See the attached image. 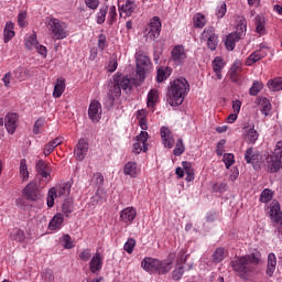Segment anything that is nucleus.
Here are the masks:
<instances>
[{
  "mask_svg": "<svg viewBox=\"0 0 282 282\" xmlns=\"http://www.w3.org/2000/svg\"><path fill=\"white\" fill-rule=\"evenodd\" d=\"M261 89H263V84L259 80H254L249 89V94L250 96H257Z\"/></svg>",
  "mask_w": 282,
  "mask_h": 282,
  "instance_id": "43",
  "label": "nucleus"
},
{
  "mask_svg": "<svg viewBox=\"0 0 282 282\" xmlns=\"http://www.w3.org/2000/svg\"><path fill=\"white\" fill-rule=\"evenodd\" d=\"M276 270V256L274 253H269L268 256V267H267V274L272 276L274 271Z\"/></svg>",
  "mask_w": 282,
  "mask_h": 282,
  "instance_id": "31",
  "label": "nucleus"
},
{
  "mask_svg": "<svg viewBox=\"0 0 282 282\" xmlns=\"http://www.w3.org/2000/svg\"><path fill=\"white\" fill-rule=\"evenodd\" d=\"M39 45V40H36V33L31 34L26 40H25V47L28 50H34Z\"/></svg>",
  "mask_w": 282,
  "mask_h": 282,
  "instance_id": "42",
  "label": "nucleus"
},
{
  "mask_svg": "<svg viewBox=\"0 0 282 282\" xmlns=\"http://www.w3.org/2000/svg\"><path fill=\"white\" fill-rule=\"evenodd\" d=\"M14 24L12 22H7L3 30V41L4 43H10L14 39Z\"/></svg>",
  "mask_w": 282,
  "mask_h": 282,
  "instance_id": "23",
  "label": "nucleus"
},
{
  "mask_svg": "<svg viewBox=\"0 0 282 282\" xmlns=\"http://www.w3.org/2000/svg\"><path fill=\"white\" fill-rule=\"evenodd\" d=\"M270 217L275 224H280L282 226V212L281 206L273 205L270 210Z\"/></svg>",
  "mask_w": 282,
  "mask_h": 282,
  "instance_id": "27",
  "label": "nucleus"
},
{
  "mask_svg": "<svg viewBox=\"0 0 282 282\" xmlns=\"http://www.w3.org/2000/svg\"><path fill=\"white\" fill-rule=\"evenodd\" d=\"M228 191V183H216L213 185L214 193H226Z\"/></svg>",
  "mask_w": 282,
  "mask_h": 282,
  "instance_id": "51",
  "label": "nucleus"
},
{
  "mask_svg": "<svg viewBox=\"0 0 282 282\" xmlns=\"http://www.w3.org/2000/svg\"><path fill=\"white\" fill-rule=\"evenodd\" d=\"M259 263H261V251L254 249L249 254L235 257L231 260L230 265L239 279H242V281H250Z\"/></svg>",
  "mask_w": 282,
  "mask_h": 282,
  "instance_id": "1",
  "label": "nucleus"
},
{
  "mask_svg": "<svg viewBox=\"0 0 282 282\" xmlns=\"http://www.w3.org/2000/svg\"><path fill=\"white\" fill-rule=\"evenodd\" d=\"M86 8L89 10H98V6H100V0H84Z\"/></svg>",
  "mask_w": 282,
  "mask_h": 282,
  "instance_id": "57",
  "label": "nucleus"
},
{
  "mask_svg": "<svg viewBox=\"0 0 282 282\" xmlns=\"http://www.w3.org/2000/svg\"><path fill=\"white\" fill-rule=\"evenodd\" d=\"M242 135L250 144H254L259 140V132L254 130V124L245 123L242 128Z\"/></svg>",
  "mask_w": 282,
  "mask_h": 282,
  "instance_id": "18",
  "label": "nucleus"
},
{
  "mask_svg": "<svg viewBox=\"0 0 282 282\" xmlns=\"http://www.w3.org/2000/svg\"><path fill=\"white\" fill-rule=\"evenodd\" d=\"M194 28H204L206 25V17L202 13H197L193 18Z\"/></svg>",
  "mask_w": 282,
  "mask_h": 282,
  "instance_id": "41",
  "label": "nucleus"
},
{
  "mask_svg": "<svg viewBox=\"0 0 282 282\" xmlns=\"http://www.w3.org/2000/svg\"><path fill=\"white\" fill-rule=\"evenodd\" d=\"M79 259L80 261H89V259H91V249H84L79 253Z\"/></svg>",
  "mask_w": 282,
  "mask_h": 282,
  "instance_id": "58",
  "label": "nucleus"
},
{
  "mask_svg": "<svg viewBox=\"0 0 282 282\" xmlns=\"http://www.w3.org/2000/svg\"><path fill=\"white\" fill-rule=\"evenodd\" d=\"M48 28L53 34V39L56 41H63L69 36V29L64 21L56 18H51L48 21Z\"/></svg>",
  "mask_w": 282,
  "mask_h": 282,
  "instance_id": "5",
  "label": "nucleus"
},
{
  "mask_svg": "<svg viewBox=\"0 0 282 282\" xmlns=\"http://www.w3.org/2000/svg\"><path fill=\"white\" fill-rule=\"evenodd\" d=\"M73 212H74V205H72V203L69 202H64L62 205V213H64L66 217H69V214H72Z\"/></svg>",
  "mask_w": 282,
  "mask_h": 282,
  "instance_id": "55",
  "label": "nucleus"
},
{
  "mask_svg": "<svg viewBox=\"0 0 282 282\" xmlns=\"http://www.w3.org/2000/svg\"><path fill=\"white\" fill-rule=\"evenodd\" d=\"M155 100H158V90L151 89L148 94V107H155Z\"/></svg>",
  "mask_w": 282,
  "mask_h": 282,
  "instance_id": "45",
  "label": "nucleus"
},
{
  "mask_svg": "<svg viewBox=\"0 0 282 282\" xmlns=\"http://www.w3.org/2000/svg\"><path fill=\"white\" fill-rule=\"evenodd\" d=\"M13 239L14 241H19L20 243H23L25 241V232L21 229H15L13 231Z\"/></svg>",
  "mask_w": 282,
  "mask_h": 282,
  "instance_id": "54",
  "label": "nucleus"
},
{
  "mask_svg": "<svg viewBox=\"0 0 282 282\" xmlns=\"http://www.w3.org/2000/svg\"><path fill=\"white\" fill-rule=\"evenodd\" d=\"M273 154L282 158V141H279L275 145V150L273 152Z\"/></svg>",
  "mask_w": 282,
  "mask_h": 282,
  "instance_id": "64",
  "label": "nucleus"
},
{
  "mask_svg": "<svg viewBox=\"0 0 282 282\" xmlns=\"http://www.w3.org/2000/svg\"><path fill=\"white\" fill-rule=\"evenodd\" d=\"M107 12H109V7L104 6L100 8L99 12L97 13V23L98 25H102L107 19Z\"/></svg>",
  "mask_w": 282,
  "mask_h": 282,
  "instance_id": "40",
  "label": "nucleus"
},
{
  "mask_svg": "<svg viewBox=\"0 0 282 282\" xmlns=\"http://www.w3.org/2000/svg\"><path fill=\"white\" fill-rule=\"evenodd\" d=\"M225 65L226 63H224V59L219 56L215 57L213 61V69L218 80H221V69H224Z\"/></svg>",
  "mask_w": 282,
  "mask_h": 282,
  "instance_id": "25",
  "label": "nucleus"
},
{
  "mask_svg": "<svg viewBox=\"0 0 282 282\" xmlns=\"http://www.w3.org/2000/svg\"><path fill=\"white\" fill-rule=\"evenodd\" d=\"M89 151V143L85 139H79L78 143L74 149V155L78 162H83L87 156V152Z\"/></svg>",
  "mask_w": 282,
  "mask_h": 282,
  "instance_id": "15",
  "label": "nucleus"
},
{
  "mask_svg": "<svg viewBox=\"0 0 282 282\" xmlns=\"http://www.w3.org/2000/svg\"><path fill=\"white\" fill-rule=\"evenodd\" d=\"M226 2H223L219 7H217L216 9V17L217 19H224V17H226Z\"/></svg>",
  "mask_w": 282,
  "mask_h": 282,
  "instance_id": "56",
  "label": "nucleus"
},
{
  "mask_svg": "<svg viewBox=\"0 0 282 282\" xmlns=\"http://www.w3.org/2000/svg\"><path fill=\"white\" fill-rule=\"evenodd\" d=\"M171 76V68H159L156 73L158 83H164Z\"/></svg>",
  "mask_w": 282,
  "mask_h": 282,
  "instance_id": "39",
  "label": "nucleus"
},
{
  "mask_svg": "<svg viewBox=\"0 0 282 282\" xmlns=\"http://www.w3.org/2000/svg\"><path fill=\"white\" fill-rule=\"evenodd\" d=\"M202 40L207 41V47L212 52H215V50H217V45H219V36L215 34L214 26H208L204 29Z\"/></svg>",
  "mask_w": 282,
  "mask_h": 282,
  "instance_id": "9",
  "label": "nucleus"
},
{
  "mask_svg": "<svg viewBox=\"0 0 282 282\" xmlns=\"http://www.w3.org/2000/svg\"><path fill=\"white\" fill-rule=\"evenodd\" d=\"M124 175H130V177L138 176V164L135 162H128L123 167Z\"/></svg>",
  "mask_w": 282,
  "mask_h": 282,
  "instance_id": "33",
  "label": "nucleus"
},
{
  "mask_svg": "<svg viewBox=\"0 0 282 282\" xmlns=\"http://www.w3.org/2000/svg\"><path fill=\"white\" fill-rule=\"evenodd\" d=\"M94 180L96 182V186H102V184H105V176H102V173L100 172L94 174Z\"/></svg>",
  "mask_w": 282,
  "mask_h": 282,
  "instance_id": "61",
  "label": "nucleus"
},
{
  "mask_svg": "<svg viewBox=\"0 0 282 282\" xmlns=\"http://www.w3.org/2000/svg\"><path fill=\"white\" fill-rule=\"evenodd\" d=\"M224 162H225L226 169H230V166L235 164V154L232 153L224 154Z\"/></svg>",
  "mask_w": 282,
  "mask_h": 282,
  "instance_id": "52",
  "label": "nucleus"
},
{
  "mask_svg": "<svg viewBox=\"0 0 282 282\" xmlns=\"http://www.w3.org/2000/svg\"><path fill=\"white\" fill-rule=\"evenodd\" d=\"M89 270L93 274H98L102 270V257L100 253H96L90 262H89Z\"/></svg>",
  "mask_w": 282,
  "mask_h": 282,
  "instance_id": "21",
  "label": "nucleus"
},
{
  "mask_svg": "<svg viewBox=\"0 0 282 282\" xmlns=\"http://www.w3.org/2000/svg\"><path fill=\"white\" fill-rule=\"evenodd\" d=\"M261 107V112L264 116H270V111H272V104L270 102V99L262 97L259 102Z\"/></svg>",
  "mask_w": 282,
  "mask_h": 282,
  "instance_id": "34",
  "label": "nucleus"
},
{
  "mask_svg": "<svg viewBox=\"0 0 282 282\" xmlns=\"http://www.w3.org/2000/svg\"><path fill=\"white\" fill-rule=\"evenodd\" d=\"M133 248H135V239L130 238L124 243L123 250H126V252H128V254H132L133 253Z\"/></svg>",
  "mask_w": 282,
  "mask_h": 282,
  "instance_id": "50",
  "label": "nucleus"
},
{
  "mask_svg": "<svg viewBox=\"0 0 282 282\" xmlns=\"http://www.w3.org/2000/svg\"><path fill=\"white\" fill-rule=\"evenodd\" d=\"M70 191H72V184H69V183H64V184L59 185L57 188L52 187L48 191L47 200H46L48 208L54 207V199H56V197H63V196L67 197V195H69Z\"/></svg>",
  "mask_w": 282,
  "mask_h": 282,
  "instance_id": "6",
  "label": "nucleus"
},
{
  "mask_svg": "<svg viewBox=\"0 0 282 282\" xmlns=\"http://www.w3.org/2000/svg\"><path fill=\"white\" fill-rule=\"evenodd\" d=\"M191 91V85L186 78L181 77L171 82L167 88V102L171 107H180L186 95Z\"/></svg>",
  "mask_w": 282,
  "mask_h": 282,
  "instance_id": "3",
  "label": "nucleus"
},
{
  "mask_svg": "<svg viewBox=\"0 0 282 282\" xmlns=\"http://www.w3.org/2000/svg\"><path fill=\"white\" fill-rule=\"evenodd\" d=\"M254 21L257 34L263 36V34H265V18L263 15H257Z\"/></svg>",
  "mask_w": 282,
  "mask_h": 282,
  "instance_id": "29",
  "label": "nucleus"
},
{
  "mask_svg": "<svg viewBox=\"0 0 282 282\" xmlns=\"http://www.w3.org/2000/svg\"><path fill=\"white\" fill-rule=\"evenodd\" d=\"M116 17H118V13L116 12V6H112L109 8V13H108L109 25H113V23H116Z\"/></svg>",
  "mask_w": 282,
  "mask_h": 282,
  "instance_id": "53",
  "label": "nucleus"
},
{
  "mask_svg": "<svg viewBox=\"0 0 282 282\" xmlns=\"http://www.w3.org/2000/svg\"><path fill=\"white\" fill-rule=\"evenodd\" d=\"M186 151V148H184V141L182 139H178L176 142V147L173 150L174 155L180 156L182 153Z\"/></svg>",
  "mask_w": 282,
  "mask_h": 282,
  "instance_id": "47",
  "label": "nucleus"
},
{
  "mask_svg": "<svg viewBox=\"0 0 282 282\" xmlns=\"http://www.w3.org/2000/svg\"><path fill=\"white\" fill-rule=\"evenodd\" d=\"M149 140V132L141 131L139 135H137V142L133 143V150L132 152L137 155H140V153H147L149 151V147H147V141Z\"/></svg>",
  "mask_w": 282,
  "mask_h": 282,
  "instance_id": "11",
  "label": "nucleus"
},
{
  "mask_svg": "<svg viewBox=\"0 0 282 282\" xmlns=\"http://www.w3.org/2000/svg\"><path fill=\"white\" fill-rule=\"evenodd\" d=\"M20 175L23 182H28L30 180V172L28 171V160L22 159L20 161Z\"/></svg>",
  "mask_w": 282,
  "mask_h": 282,
  "instance_id": "36",
  "label": "nucleus"
},
{
  "mask_svg": "<svg viewBox=\"0 0 282 282\" xmlns=\"http://www.w3.org/2000/svg\"><path fill=\"white\" fill-rule=\"evenodd\" d=\"M44 126H45V117L39 118L33 126V133H35V135H39V133H41L42 127Z\"/></svg>",
  "mask_w": 282,
  "mask_h": 282,
  "instance_id": "46",
  "label": "nucleus"
},
{
  "mask_svg": "<svg viewBox=\"0 0 282 282\" xmlns=\"http://www.w3.org/2000/svg\"><path fill=\"white\" fill-rule=\"evenodd\" d=\"M141 267L145 272H158V274H166L171 272V262H162L153 258H144L141 262Z\"/></svg>",
  "mask_w": 282,
  "mask_h": 282,
  "instance_id": "4",
  "label": "nucleus"
},
{
  "mask_svg": "<svg viewBox=\"0 0 282 282\" xmlns=\"http://www.w3.org/2000/svg\"><path fill=\"white\" fill-rule=\"evenodd\" d=\"M135 8H138L135 1L127 0L126 3L119 8V11L124 12L126 17H131V14H133L135 11Z\"/></svg>",
  "mask_w": 282,
  "mask_h": 282,
  "instance_id": "24",
  "label": "nucleus"
},
{
  "mask_svg": "<svg viewBox=\"0 0 282 282\" xmlns=\"http://www.w3.org/2000/svg\"><path fill=\"white\" fill-rule=\"evenodd\" d=\"M182 165H183L184 173H193V172H195V170H193V164H191V162L183 161Z\"/></svg>",
  "mask_w": 282,
  "mask_h": 282,
  "instance_id": "63",
  "label": "nucleus"
},
{
  "mask_svg": "<svg viewBox=\"0 0 282 282\" xmlns=\"http://www.w3.org/2000/svg\"><path fill=\"white\" fill-rule=\"evenodd\" d=\"M122 89L123 91H127V89L131 91V79L120 73H117L113 75L111 85L108 87V94L105 101L108 109H111L116 100L122 96Z\"/></svg>",
  "mask_w": 282,
  "mask_h": 282,
  "instance_id": "2",
  "label": "nucleus"
},
{
  "mask_svg": "<svg viewBox=\"0 0 282 282\" xmlns=\"http://www.w3.org/2000/svg\"><path fill=\"white\" fill-rule=\"evenodd\" d=\"M54 149H56V148H55L54 143H52V141L46 143L44 145V150H43L45 158H47V155H50L54 151Z\"/></svg>",
  "mask_w": 282,
  "mask_h": 282,
  "instance_id": "62",
  "label": "nucleus"
},
{
  "mask_svg": "<svg viewBox=\"0 0 282 282\" xmlns=\"http://www.w3.org/2000/svg\"><path fill=\"white\" fill-rule=\"evenodd\" d=\"M240 40H237V36L230 33L227 35L226 41H225V47L229 51L232 52L235 50L237 43H239Z\"/></svg>",
  "mask_w": 282,
  "mask_h": 282,
  "instance_id": "35",
  "label": "nucleus"
},
{
  "mask_svg": "<svg viewBox=\"0 0 282 282\" xmlns=\"http://www.w3.org/2000/svg\"><path fill=\"white\" fill-rule=\"evenodd\" d=\"M88 118L91 120V122H100V119L102 118V105H100V101L93 100L88 107Z\"/></svg>",
  "mask_w": 282,
  "mask_h": 282,
  "instance_id": "13",
  "label": "nucleus"
},
{
  "mask_svg": "<svg viewBox=\"0 0 282 282\" xmlns=\"http://www.w3.org/2000/svg\"><path fill=\"white\" fill-rule=\"evenodd\" d=\"M160 134L162 139V144L165 147V149H173L175 145V139H173V132H171V129L169 127H161Z\"/></svg>",
  "mask_w": 282,
  "mask_h": 282,
  "instance_id": "17",
  "label": "nucleus"
},
{
  "mask_svg": "<svg viewBox=\"0 0 282 282\" xmlns=\"http://www.w3.org/2000/svg\"><path fill=\"white\" fill-rule=\"evenodd\" d=\"M171 58L175 65H184L187 54L184 45H176L171 51Z\"/></svg>",
  "mask_w": 282,
  "mask_h": 282,
  "instance_id": "14",
  "label": "nucleus"
},
{
  "mask_svg": "<svg viewBox=\"0 0 282 282\" xmlns=\"http://www.w3.org/2000/svg\"><path fill=\"white\" fill-rule=\"evenodd\" d=\"M162 32V22L160 18L154 17L150 21L148 28L145 29V41H155Z\"/></svg>",
  "mask_w": 282,
  "mask_h": 282,
  "instance_id": "8",
  "label": "nucleus"
},
{
  "mask_svg": "<svg viewBox=\"0 0 282 282\" xmlns=\"http://www.w3.org/2000/svg\"><path fill=\"white\" fill-rule=\"evenodd\" d=\"M274 197V192L270 188H265L260 194V202L262 204H268L269 202H272V198Z\"/></svg>",
  "mask_w": 282,
  "mask_h": 282,
  "instance_id": "37",
  "label": "nucleus"
},
{
  "mask_svg": "<svg viewBox=\"0 0 282 282\" xmlns=\"http://www.w3.org/2000/svg\"><path fill=\"white\" fill-rule=\"evenodd\" d=\"M25 19H28V12H20L18 15V25H20V28H25Z\"/></svg>",
  "mask_w": 282,
  "mask_h": 282,
  "instance_id": "60",
  "label": "nucleus"
},
{
  "mask_svg": "<svg viewBox=\"0 0 282 282\" xmlns=\"http://www.w3.org/2000/svg\"><path fill=\"white\" fill-rule=\"evenodd\" d=\"M184 276V267H176L172 272V279L174 281H180Z\"/></svg>",
  "mask_w": 282,
  "mask_h": 282,
  "instance_id": "49",
  "label": "nucleus"
},
{
  "mask_svg": "<svg viewBox=\"0 0 282 282\" xmlns=\"http://www.w3.org/2000/svg\"><path fill=\"white\" fill-rule=\"evenodd\" d=\"M264 56L265 55L263 54V52H261V50L254 51L249 55V57L246 61L247 67L254 65V63H259V61H261V58H263Z\"/></svg>",
  "mask_w": 282,
  "mask_h": 282,
  "instance_id": "28",
  "label": "nucleus"
},
{
  "mask_svg": "<svg viewBox=\"0 0 282 282\" xmlns=\"http://www.w3.org/2000/svg\"><path fill=\"white\" fill-rule=\"evenodd\" d=\"M226 147V139L220 140L216 147V153L221 158L224 155V149Z\"/></svg>",
  "mask_w": 282,
  "mask_h": 282,
  "instance_id": "59",
  "label": "nucleus"
},
{
  "mask_svg": "<svg viewBox=\"0 0 282 282\" xmlns=\"http://www.w3.org/2000/svg\"><path fill=\"white\" fill-rule=\"evenodd\" d=\"M35 171L42 177H50L51 173L47 171V163L45 161H43V160L36 161Z\"/></svg>",
  "mask_w": 282,
  "mask_h": 282,
  "instance_id": "30",
  "label": "nucleus"
},
{
  "mask_svg": "<svg viewBox=\"0 0 282 282\" xmlns=\"http://www.w3.org/2000/svg\"><path fill=\"white\" fill-rule=\"evenodd\" d=\"M268 173H279L282 169V156L278 154H272L267 159Z\"/></svg>",
  "mask_w": 282,
  "mask_h": 282,
  "instance_id": "16",
  "label": "nucleus"
},
{
  "mask_svg": "<svg viewBox=\"0 0 282 282\" xmlns=\"http://www.w3.org/2000/svg\"><path fill=\"white\" fill-rule=\"evenodd\" d=\"M65 91V79L58 78L54 86L53 98H61Z\"/></svg>",
  "mask_w": 282,
  "mask_h": 282,
  "instance_id": "32",
  "label": "nucleus"
},
{
  "mask_svg": "<svg viewBox=\"0 0 282 282\" xmlns=\"http://www.w3.org/2000/svg\"><path fill=\"white\" fill-rule=\"evenodd\" d=\"M138 215V212L134 207H126L120 213V219L123 221V224H133V220L135 219Z\"/></svg>",
  "mask_w": 282,
  "mask_h": 282,
  "instance_id": "20",
  "label": "nucleus"
},
{
  "mask_svg": "<svg viewBox=\"0 0 282 282\" xmlns=\"http://www.w3.org/2000/svg\"><path fill=\"white\" fill-rule=\"evenodd\" d=\"M247 25L248 22L246 21V18H240L236 32L232 33L236 36V40H241V36L246 34Z\"/></svg>",
  "mask_w": 282,
  "mask_h": 282,
  "instance_id": "26",
  "label": "nucleus"
},
{
  "mask_svg": "<svg viewBox=\"0 0 282 282\" xmlns=\"http://www.w3.org/2000/svg\"><path fill=\"white\" fill-rule=\"evenodd\" d=\"M17 120H19V115L10 112L4 117V127L11 135L17 131Z\"/></svg>",
  "mask_w": 282,
  "mask_h": 282,
  "instance_id": "19",
  "label": "nucleus"
},
{
  "mask_svg": "<svg viewBox=\"0 0 282 282\" xmlns=\"http://www.w3.org/2000/svg\"><path fill=\"white\" fill-rule=\"evenodd\" d=\"M245 160L247 164H252L253 169L257 171L261 166V160L263 156L259 151H254L253 148H248L245 153Z\"/></svg>",
  "mask_w": 282,
  "mask_h": 282,
  "instance_id": "12",
  "label": "nucleus"
},
{
  "mask_svg": "<svg viewBox=\"0 0 282 282\" xmlns=\"http://www.w3.org/2000/svg\"><path fill=\"white\" fill-rule=\"evenodd\" d=\"M267 85H268L270 91H281L282 78L270 79Z\"/></svg>",
  "mask_w": 282,
  "mask_h": 282,
  "instance_id": "38",
  "label": "nucleus"
},
{
  "mask_svg": "<svg viewBox=\"0 0 282 282\" xmlns=\"http://www.w3.org/2000/svg\"><path fill=\"white\" fill-rule=\"evenodd\" d=\"M63 221H65V218L63 217V214L57 213L53 216V218L48 223V228L51 230H61V228H63Z\"/></svg>",
  "mask_w": 282,
  "mask_h": 282,
  "instance_id": "22",
  "label": "nucleus"
},
{
  "mask_svg": "<svg viewBox=\"0 0 282 282\" xmlns=\"http://www.w3.org/2000/svg\"><path fill=\"white\" fill-rule=\"evenodd\" d=\"M224 254H225L224 248H217L213 253V262L221 263V261H224Z\"/></svg>",
  "mask_w": 282,
  "mask_h": 282,
  "instance_id": "44",
  "label": "nucleus"
},
{
  "mask_svg": "<svg viewBox=\"0 0 282 282\" xmlns=\"http://www.w3.org/2000/svg\"><path fill=\"white\" fill-rule=\"evenodd\" d=\"M22 195L26 202H41L43 194L39 184L35 181H31L22 191Z\"/></svg>",
  "mask_w": 282,
  "mask_h": 282,
  "instance_id": "7",
  "label": "nucleus"
},
{
  "mask_svg": "<svg viewBox=\"0 0 282 282\" xmlns=\"http://www.w3.org/2000/svg\"><path fill=\"white\" fill-rule=\"evenodd\" d=\"M151 67V58L147 55L139 54L137 57V76L140 80L147 78V69Z\"/></svg>",
  "mask_w": 282,
  "mask_h": 282,
  "instance_id": "10",
  "label": "nucleus"
},
{
  "mask_svg": "<svg viewBox=\"0 0 282 282\" xmlns=\"http://www.w3.org/2000/svg\"><path fill=\"white\" fill-rule=\"evenodd\" d=\"M42 279L45 282H54V271L52 269H45L42 272Z\"/></svg>",
  "mask_w": 282,
  "mask_h": 282,
  "instance_id": "48",
  "label": "nucleus"
}]
</instances>
